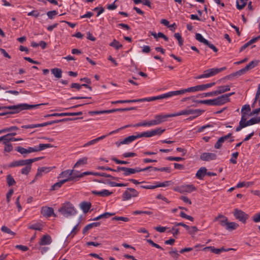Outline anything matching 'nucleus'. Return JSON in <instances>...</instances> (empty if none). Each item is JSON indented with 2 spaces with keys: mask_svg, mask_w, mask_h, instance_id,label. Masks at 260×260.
Wrapping results in <instances>:
<instances>
[{
  "mask_svg": "<svg viewBox=\"0 0 260 260\" xmlns=\"http://www.w3.org/2000/svg\"><path fill=\"white\" fill-rule=\"evenodd\" d=\"M1 230L4 233L10 234L12 236H15L16 235L14 232H12L9 228L5 225L2 227Z\"/></svg>",
  "mask_w": 260,
  "mask_h": 260,
  "instance_id": "obj_46",
  "label": "nucleus"
},
{
  "mask_svg": "<svg viewBox=\"0 0 260 260\" xmlns=\"http://www.w3.org/2000/svg\"><path fill=\"white\" fill-rule=\"evenodd\" d=\"M82 118H83V117H80V118H79V117H76V118H63V119H61L55 120H53V121H48V122H44V123H41V127L46 126H47V125H51V124H54V123H59V122H61L73 121V120H77L78 119H82Z\"/></svg>",
  "mask_w": 260,
  "mask_h": 260,
  "instance_id": "obj_11",
  "label": "nucleus"
},
{
  "mask_svg": "<svg viewBox=\"0 0 260 260\" xmlns=\"http://www.w3.org/2000/svg\"><path fill=\"white\" fill-rule=\"evenodd\" d=\"M109 45L111 47H114L116 50H118L122 47V45L115 39H114L113 41V42L110 44Z\"/></svg>",
  "mask_w": 260,
  "mask_h": 260,
  "instance_id": "obj_35",
  "label": "nucleus"
},
{
  "mask_svg": "<svg viewBox=\"0 0 260 260\" xmlns=\"http://www.w3.org/2000/svg\"><path fill=\"white\" fill-rule=\"evenodd\" d=\"M216 154L213 153L205 152L200 155V159L204 161H210L216 159Z\"/></svg>",
  "mask_w": 260,
  "mask_h": 260,
  "instance_id": "obj_15",
  "label": "nucleus"
},
{
  "mask_svg": "<svg viewBox=\"0 0 260 260\" xmlns=\"http://www.w3.org/2000/svg\"><path fill=\"white\" fill-rule=\"evenodd\" d=\"M16 150L21 154H27V149L23 147L18 146L16 148Z\"/></svg>",
  "mask_w": 260,
  "mask_h": 260,
  "instance_id": "obj_54",
  "label": "nucleus"
},
{
  "mask_svg": "<svg viewBox=\"0 0 260 260\" xmlns=\"http://www.w3.org/2000/svg\"><path fill=\"white\" fill-rule=\"evenodd\" d=\"M223 142H222V140L220 139V138H219L218 141L216 142V143L215 144L214 148L216 149H219L221 147L222 144Z\"/></svg>",
  "mask_w": 260,
  "mask_h": 260,
  "instance_id": "obj_63",
  "label": "nucleus"
},
{
  "mask_svg": "<svg viewBox=\"0 0 260 260\" xmlns=\"http://www.w3.org/2000/svg\"><path fill=\"white\" fill-rule=\"evenodd\" d=\"M151 131L152 133V136H154L155 135H161L165 131V129H162L161 128H157Z\"/></svg>",
  "mask_w": 260,
  "mask_h": 260,
  "instance_id": "obj_37",
  "label": "nucleus"
},
{
  "mask_svg": "<svg viewBox=\"0 0 260 260\" xmlns=\"http://www.w3.org/2000/svg\"><path fill=\"white\" fill-rule=\"evenodd\" d=\"M91 206V204L90 202H83L80 204L81 208L84 213H86L89 211Z\"/></svg>",
  "mask_w": 260,
  "mask_h": 260,
  "instance_id": "obj_27",
  "label": "nucleus"
},
{
  "mask_svg": "<svg viewBox=\"0 0 260 260\" xmlns=\"http://www.w3.org/2000/svg\"><path fill=\"white\" fill-rule=\"evenodd\" d=\"M204 110H201L199 109H188L182 110L179 112L174 113L172 114L166 115H156L154 116V119L148 121H145L142 122H139L136 124L133 125L134 127L138 126H151L161 124V123L166 121L167 119L169 117L180 116L182 115H190L191 114H197V115H200Z\"/></svg>",
  "mask_w": 260,
  "mask_h": 260,
  "instance_id": "obj_1",
  "label": "nucleus"
},
{
  "mask_svg": "<svg viewBox=\"0 0 260 260\" xmlns=\"http://www.w3.org/2000/svg\"><path fill=\"white\" fill-rule=\"evenodd\" d=\"M217 221H219V223L220 224V225L221 226H224L225 228L226 224L228 223V219L226 216H225L221 214H219L213 219L214 222Z\"/></svg>",
  "mask_w": 260,
  "mask_h": 260,
  "instance_id": "obj_16",
  "label": "nucleus"
},
{
  "mask_svg": "<svg viewBox=\"0 0 260 260\" xmlns=\"http://www.w3.org/2000/svg\"><path fill=\"white\" fill-rule=\"evenodd\" d=\"M53 75L57 78H60L62 76V71L58 68H54L51 70Z\"/></svg>",
  "mask_w": 260,
  "mask_h": 260,
  "instance_id": "obj_33",
  "label": "nucleus"
},
{
  "mask_svg": "<svg viewBox=\"0 0 260 260\" xmlns=\"http://www.w3.org/2000/svg\"><path fill=\"white\" fill-rule=\"evenodd\" d=\"M87 163V158L83 157L79 159L77 162L75 164L74 168H77L81 165H84Z\"/></svg>",
  "mask_w": 260,
  "mask_h": 260,
  "instance_id": "obj_34",
  "label": "nucleus"
},
{
  "mask_svg": "<svg viewBox=\"0 0 260 260\" xmlns=\"http://www.w3.org/2000/svg\"><path fill=\"white\" fill-rule=\"evenodd\" d=\"M53 146L51 144H40L39 146L37 147L38 151H42L46 148H51Z\"/></svg>",
  "mask_w": 260,
  "mask_h": 260,
  "instance_id": "obj_38",
  "label": "nucleus"
},
{
  "mask_svg": "<svg viewBox=\"0 0 260 260\" xmlns=\"http://www.w3.org/2000/svg\"><path fill=\"white\" fill-rule=\"evenodd\" d=\"M167 159L168 160H171V161H181V160H183L184 158H183V157H180L169 156V157H167Z\"/></svg>",
  "mask_w": 260,
  "mask_h": 260,
  "instance_id": "obj_61",
  "label": "nucleus"
},
{
  "mask_svg": "<svg viewBox=\"0 0 260 260\" xmlns=\"http://www.w3.org/2000/svg\"><path fill=\"white\" fill-rule=\"evenodd\" d=\"M51 170L50 167H41L37 170V173L35 176V179H38L42 176L43 173H48Z\"/></svg>",
  "mask_w": 260,
  "mask_h": 260,
  "instance_id": "obj_19",
  "label": "nucleus"
},
{
  "mask_svg": "<svg viewBox=\"0 0 260 260\" xmlns=\"http://www.w3.org/2000/svg\"><path fill=\"white\" fill-rule=\"evenodd\" d=\"M251 110L250 106L249 105H244L241 109V119L240 122H244L245 120H246V116L247 113L250 112Z\"/></svg>",
  "mask_w": 260,
  "mask_h": 260,
  "instance_id": "obj_18",
  "label": "nucleus"
},
{
  "mask_svg": "<svg viewBox=\"0 0 260 260\" xmlns=\"http://www.w3.org/2000/svg\"><path fill=\"white\" fill-rule=\"evenodd\" d=\"M246 72V71L245 70L244 68H243V69L236 72L235 73H234L231 74L230 76L238 77L244 74Z\"/></svg>",
  "mask_w": 260,
  "mask_h": 260,
  "instance_id": "obj_48",
  "label": "nucleus"
},
{
  "mask_svg": "<svg viewBox=\"0 0 260 260\" xmlns=\"http://www.w3.org/2000/svg\"><path fill=\"white\" fill-rule=\"evenodd\" d=\"M138 172H140V170H138V168H129L124 167L123 174L124 176H126Z\"/></svg>",
  "mask_w": 260,
  "mask_h": 260,
  "instance_id": "obj_23",
  "label": "nucleus"
},
{
  "mask_svg": "<svg viewBox=\"0 0 260 260\" xmlns=\"http://www.w3.org/2000/svg\"><path fill=\"white\" fill-rule=\"evenodd\" d=\"M215 84V82L208 83L206 84L199 85L195 86L196 91H203L206 90L207 88L212 87Z\"/></svg>",
  "mask_w": 260,
  "mask_h": 260,
  "instance_id": "obj_24",
  "label": "nucleus"
},
{
  "mask_svg": "<svg viewBox=\"0 0 260 260\" xmlns=\"http://www.w3.org/2000/svg\"><path fill=\"white\" fill-rule=\"evenodd\" d=\"M233 248H229L227 249H224L223 247L220 248H215L214 247L212 246L211 248V251L215 254H219L220 252L223 251H228L231 250H233Z\"/></svg>",
  "mask_w": 260,
  "mask_h": 260,
  "instance_id": "obj_32",
  "label": "nucleus"
},
{
  "mask_svg": "<svg viewBox=\"0 0 260 260\" xmlns=\"http://www.w3.org/2000/svg\"><path fill=\"white\" fill-rule=\"evenodd\" d=\"M59 211L65 217L74 215L76 213L74 207L70 202L63 204Z\"/></svg>",
  "mask_w": 260,
  "mask_h": 260,
  "instance_id": "obj_4",
  "label": "nucleus"
},
{
  "mask_svg": "<svg viewBox=\"0 0 260 260\" xmlns=\"http://www.w3.org/2000/svg\"><path fill=\"white\" fill-rule=\"evenodd\" d=\"M131 126H132V125H126L124 126H122L120 128H119L115 131H112L110 133H109L107 136L108 135H111L113 134H114V133H118L119 131L120 130H122L123 129H124L125 128H127V127H131ZM133 126H134L133 125ZM107 136V135H103L102 136H101L100 137H98L96 139H94L93 140H92L89 142H88L87 143H85L84 145H83V147H87V146H89L90 145H93L95 143H96V142H99V141L100 140H102L103 139H104L105 138H106Z\"/></svg>",
  "mask_w": 260,
  "mask_h": 260,
  "instance_id": "obj_6",
  "label": "nucleus"
},
{
  "mask_svg": "<svg viewBox=\"0 0 260 260\" xmlns=\"http://www.w3.org/2000/svg\"><path fill=\"white\" fill-rule=\"evenodd\" d=\"M258 63V60H253L250 62L244 68L245 70L247 72L249 70H251L256 67Z\"/></svg>",
  "mask_w": 260,
  "mask_h": 260,
  "instance_id": "obj_31",
  "label": "nucleus"
},
{
  "mask_svg": "<svg viewBox=\"0 0 260 260\" xmlns=\"http://www.w3.org/2000/svg\"><path fill=\"white\" fill-rule=\"evenodd\" d=\"M139 192L136 189L133 188H127L123 193L122 198L123 201L130 200L132 198L138 197Z\"/></svg>",
  "mask_w": 260,
  "mask_h": 260,
  "instance_id": "obj_7",
  "label": "nucleus"
},
{
  "mask_svg": "<svg viewBox=\"0 0 260 260\" xmlns=\"http://www.w3.org/2000/svg\"><path fill=\"white\" fill-rule=\"evenodd\" d=\"M180 216L182 218H186L191 221H193V218L192 216L187 215L183 212H180Z\"/></svg>",
  "mask_w": 260,
  "mask_h": 260,
  "instance_id": "obj_56",
  "label": "nucleus"
},
{
  "mask_svg": "<svg viewBox=\"0 0 260 260\" xmlns=\"http://www.w3.org/2000/svg\"><path fill=\"white\" fill-rule=\"evenodd\" d=\"M137 139H138L137 135L130 136H128V137L125 138L123 141L120 142L119 144L117 143V144L118 145V146H119L121 144H128L131 143L132 142L134 141V140H135Z\"/></svg>",
  "mask_w": 260,
  "mask_h": 260,
  "instance_id": "obj_26",
  "label": "nucleus"
},
{
  "mask_svg": "<svg viewBox=\"0 0 260 260\" xmlns=\"http://www.w3.org/2000/svg\"><path fill=\"white\" fill-rule=\"evenodd\" d=\"M147 242L149 243L150 245H151L152 246L158 248V249H163L162 247H161L158 244L155 243L151 239H147Z\"/></svg>",
  "mask_w": 260,
  "mask_h": 260,
  "instance_id": "obj_60",
  "label": "nucleus"
},
{
  "mask_svg": "<svg viewBox=\"0 0 260 260\" xmlns=\"http://www.w3.org/2000/svg\"><path fill=\"white\" fill-rule=\"evenodd\" d=\"M174 37L178 40L180 46H182L183 43V40L179 33H175Z\"/></svg>",
  "mask_w": 260,
  "mask_h": 260,
  "instance_id": "obj_47",
  "label": "nucleus"
},
{
  "mask_svg": "<svg viewBox=\"0 0 260 260\" xmlns=\"http://www.w3.org/2000/svg\"><path fill=\"white\" fill-rule=\"evenodd\" d=\"M196 87L195 86L190 87L189 88H187L186 89H183L179 90H176V91H170L168 93H164L163 94L159 95L158 96H155L156 100H160L165 98H168L172 97L173 96H176L180 94H183L187 92H196Z\"/></svg>",
  "mask_w": 260,
  "mask_h": 260,
  "instance_id": "obj_3",
  "label": "nucleus"
},
{
  "mask_svg": "<svg viewBox=\"0 0 260 260\" xmlns=\"http://www.w3.org/2000/svg\"><path fill=\"white\" fill-rule=\"evenodd\" d=\"M48 103H43L37 105H29L27 104H20L16 105L6 106L5 109H9L10 111H7L8 114H14L18 113L22 110H29L34 108L38 107L41 105H47Z\"/></svg>",
  "mask_w": 260,
  "mask_h": 260,
  "instance_id": "obj_2",
  "label": "nucleus"
},
{
  "mask_svg": "<svg viewBox=\"0 0 260 260\" xmlns=\"http://www.w3.org/2000/svg\"><path fill=\"white\" fill-rule=\"evenodd\" d=\"M108 183L112 187L118 186V187H124L127 186V184L126 183H116L115 182L109 181Z\"/></svg>",
  "mask_w": 260,
  "mask_h": 260,
  "instance_id": "obj_45",
  "label": "nucleus"
},
{
  "mask_svg": "<svg viewBox=\"0 0 260 260\" xmlns=\"http://www.w3.org/2000/svg\"><path fill=\"white\" fill-rule=\"evenodd\" d=\"M239 155V153L238 152H236L232 154V157L230 159V161L233 164H237L236 159L237 158Z\"/></svg>",
  "mask_w": 260,
  "mask_h": 260,
  "instance_id": "obj_51",
  "label": "nucleus"
},
{
  "mask_svg": "<svg viewBox=\"0 0 260 260\" xmlns=\"http://www.w3.org/2000/svg\"><path fill=\"white\" fill-rule=\"evenodd\" d=\"M145 214L147 215H151L152 212L148 211H140V210H136L133 212V214L137 215V214Z\"/></svg>",
  "mask_w": 260,
  "mask_h": 260,
  "instance_id": "obj_50",
  "label": "nucleus"
},
{
  "mask_svg": "<svg viewBox=\"0 0 260 260\" xmlns=\"http://www.w3.org/2000/svg\"><path fill=\"white\" fill-rule=\"evenodd\" d=\"M215 106L222 105L230 101V99H227L224 94L214 99Z\"/></svg>",
  "mask_w": 260,
  "mask_h": 260,
  "instance_id": "obj_17",
  "label": "nucleus"
},
{
  "mask_svg": "<svg viewBox=\"0 0 260 260\" xmlns=\"http://www.w3.org/2000/svg\"><path fill=\"white\" fill-rule=\"evenodd\" d=\"M169 254L174 258L177 259L179 256L178 251L176 249H173L169 252Z\"/></svg>",
  "mask_w": 260,
  "mask_h": 260,
  "instance_id": "obj_55",
  "label": "nucleus"
},
{
  "mask_svg": "<svg viewBox=\"0 0 260 260\" xmlns=\"http://www.w3.org/2000/svg\"><path fill=\"white\" fill-rule=\"evenodd\" d=\"M187 230L188 231V233L192 236L194 235L195 233L199 231L198 228L196 226L189 227V230Z\"/></svg>",
  "mask_w": 260,
  "mask_h": 260,
  "instance_id": "obj_52",
  "label": "nucleus"
},
{
  "mask_svg": "<svg viewBox=\"0 0 260 260\" xmlns=\"http://www.w3.org/2000/svg\"><path fill=\"white\" fill-rule=\"evenodd\" d=\"M92 193L101 197H108L113 193L112 192L109 191L108 190L104 189L102 191L93 190Z\"/></svg>",
  "mask_w": 260,
  "mask_h": 260,
  "instance_id": "obj_22",
  "label": "nucleus"
},
{
  "mask_svg": "<svg viewBox=\"0 0 260 260\" xmlns=\"http://www.w3.org/2000/svg\"><path fill=\"white\" fill-rule=\"evenodd\" d=\"M57 14V12L55 10L49 11L47 13V15L50 19H53L54 17Z\"/></svg>",
  "mask_w": 260,
  "mask_h": 260,
  "instance_id": "obj_58",
  "label": "nucleus"
},
{
  "mask_svg": "<svg viewBox=\"0 0 260 260\" xmlns=\"http://www.w3.org/2000/svg\"><path fill=\"white\" fill-rule=\"evenodd\" d=\"M239 226V224L235 222H228L225 229L228 231L236 230Z\"/></svg>",
  "mask_w": 260,
  "mask_h": 260,
  "instance_id": "obj_29",
  "label": "nucleus"
},
{
  "mask_svg": "<svg viewBox=\"0 0 260 260\" xmlns=\"http://www.w3.org/2000/svg\"><path fill=\"white\" fill-rule=\"evenodd\" d=\"M68 181V179H63L59 181L58 182L55 183L51 186V190H54L60 188L64 183Z\"/></svg>",
  "mask_w": 260,
  "mask_h": 260,
  "instance_id": "obj_30",
  "label": "nucleus"
},
{
  "mask_svg": "<svg viewBox=\"0 0 260 260\" xmlns=\"http://www.w3.org/2000/svg\"><path fill=\"white\" fill-rule=\"evenodd\" d=\"M197 103L200 104H207L208 105L215 106L214 99L198 101H197Z\"/></svg>",
  "mask_w": 260,
  "mask_h": 260,
  "instance_id": "obj_40",
  "label": "nucleus"
},
{
  "mask_svg": "<svg viewBox=\"0 0 260 260\" xmlns=\"http://www.w3.org/2000/svg\"><path fill=\"white\" fill-rule=\"evenodd\" d=\"M113 220H121L124 222H128L129 219L127 217L122 216H115L112 219Z\"/></svg>",
  "mask_w": 260,
  "mask_h": 260,
  "instance_id": "obj_53",
  "label": "nucleus"
},
{
  "mask_svg": "<svg viewBox=\"0 0 260 260\" xmlns=\"http://www.w3.org/2000/svg\"><path fill=\"white\" fill-rule=\"evenodd\" d=\"M78 226V224H77L73 228L70 235H69V236L71 235V238H73L77 233L78 231H79Z\"/></svg>",
  "mask_w": 260,
  "mask_h": 260,
  "instance_id": "obj_59",
  "label": "nucleus"
},
{
  "mask_svg": "<svg viewBox=\"0 0 260 260\" xmlns=\"http://www.w3.org/2000/svg\"><path fill=\"white\" fill-rule=\"evenodd\" d=\"M233 214L237 219L244 223L246 222V220L249 217L247 214L245 213L244 211L238 209H234Z\"/></svg>",
  "mask_w": 260,
  "mask_h": 260,
  "instance_id": "obj_10",
  "label": "nucleus"
},
{
  "mask_svg": "<svg viewBox=\"0 0 260 260\" xmlns=\"http://www.w3.org/2000/svg\"><path fill=\"white\" fill-rule=\"evenodd\" d=\"M160 23L164 25L168 26V27H173L175 26V23H173V24L169 25V21L167 19H162L160 20Z\"/></svg>",
  "mask_w": 260,
  "mask_h": 260,
  "instance_id": "obj_57",
  "label": "nucleus"
},
{
  "mask_svg": "<svg viewBox=\"0 0 260 260\" xmlns=\"http://www.w3.org/2000/svg\"><path fill=\"white\" fill-rule=\"evenodd\" d=\"M25 166H26L22 169L21 172L22 174L27 175L31 170V165H25Z\"/></svg>",
  "mask_w": 260,
  "mask_h": 260,
  "instance_id": "obj_41",
  "label": "nucleus"
},
{
  "mask_svg": "<svg viewBox=\"0 0 260 260\" xmlns=\"http://www.w3.org/2000/svg\"><path fill=\"white\" fill-rule=\"evenodd\" d=\"M52 242V239L50 235H45L40 239L39 244L40 245H49Z\"/></svg>",
  "mask_w": 260,
  "mask_h": 260,
  "instance_id": "obj_20",
  "label": "nucleus"
},
{
  "mask_svg": "<svg viewBox=\"0 0 260 260\" xmlns=\"http://www.w3.org/2000/svg\"><path fill=\"white\" fill-rule=\"evenodd\" d=\"M74 170H67L62 172L58 177V178H64V179H68V181H72L75 179V177L72 176L73 174Z\"/></svg>",
  "mask_w": 260,
  "mask_h": 260,
  "instance_id": "obj_12",
  "label": "nucleus"
},
{
  "mask_svg": "<svg viewBox=\"0 0 260 260\" xmlns=\"http://www.w3.org/2000/svg\"><path fill=\"white\" fill-rule=\"evenodd\" d=\"M41 214L47 217H50L51 216L56 217V215L54 213V210L51 207H43L41 209Z\"/></svg>",
  "mask_w": 260,
  "mask_h": 260,
  "instance_id": "obj_14",
  "label": "nucleus"
},
{
  "mask_svg": "<svg viewBox=\"0 0 260 260\" xmlns=\"http://www.w3.org/2000/svg\"><path fill=\"white\" fill-rule=\"evenodd\" d=\"M172 184V182L171 181H167L164 182L159 183L157 185H154L155 186V188L157 187H165L170 185Z\"/></svg>",
  "mask_w": 260,
  "mask_h": 260,
  "instance_id": "obj_49",
  "label": "nucleus"
},
{
  "mask_svg": "<svg viewBox=\"0 0 260 260\" xmlns=\"http://www.w3.org/2000/svg\"><path fill=\"white\" fill-rule=\"evenodd\" d=\"M260 122V117L257 118H252L250 120L246 121L245 120L244 122H240L239 125L236 128V132H239L242 128L247 126L254 124Z\"/></svg>",
  "mask_w": 260,
  "mask_h": 260,
  "instance_id": "obj_8",
  "label": "nucleus"
},
{
  "mask_svg": "<svg viewBox=\"0 0 260 260\" xmlns=\"http://www.w3.org/2000/svg\"><path fill=\"white\" fill-rule=\"evenodd\" d=\"M205 45L212 49L214 52H217L218 51L217 48L213 44L210 43L208 41H207V43H205Z\"/></svg>",
  "mask_w": 260,
  "mask_h": 260,
  "instance_id": "obj_62",
  "label": "nucleus"
},
{
  "mask_svg": "<svg viewBox=\"0 0 260 260\" xmlns=\"http://www.w3.org/2000/svg\"><path fill=\"white\" fill-rule=\"evenodd\" d=\"M207 169L205 167L201 168L197 172L196 177L200 180L203 179L204 176L206 175Z\"/></svg>",
  "mask_w": 260,
  "mask_h": 260,
  "instance_id": "obj_25",
  "label": "nucleus"
},
{
  "mask_svg": "<svg viewBox=\"0 0 260 260\" xmlns=\"http://www.w3.org/2000/svg\"><path fill=\"white\" fill-rule=\"evenodd\" d=\"M196 39L198 41L200 42L201 43H203L205 44V43H207V41L206 39H205L200 34H196Z\"/></svg>",
  "mask_w": 260,
  "mask_h": 260,
  "instance_id": "obj_42",
  "label": "nucleus"
},
{
  "mask_svg": "<svg viewBox=\"0 0 260 260\" xmlns=\"http://www.w3.org/2000/svg\"><path fill=\"white\" fill-rule=\"evenodd\" d=\"M225 69H226L225 67H223V68H219V69L213 68V69L207 70L204 72V74L199 75L198 76L196 77V79H200L204 78H209V77H210L211 76H213L219 73V72H220L221 71H224Z\"/></svg>",
  "mask_w": 260,
  "mask_h": 260,
  "instance_id": "obj_5",
  "label": "nucleus"
},
{
  "mask_svg": "<svg viewBox=\"0 0 260 260\" xmlns=\"http://www.w3.org/2000/svg\"><path fill=\"white\" fill-rule=\"evenodd\" d=\"M100 225V222H93L87 224L85 226L83 230V233L85 234L89 230L92 229L93 227L98 226Z\"/></svg>",
  "mask_w": 260,
  "mask_h": 260,
  "instance_id": "obj_28",
  "label": "nucleus"
},
{
  "mask_svg": "<svg viewBox=\"0 0 260 260\" xmlns=\"http://www.w3.org/2000/svg\"><path fill=\"white\" fill-rule=\"evenodd\" d=\"M252 220L254 222H260V213L255 214L252 217Z\"/></svg>",
  "mask_w": 260,
  "mask_h": 260,
  "instance_id": "obj_64",
  "label": "nucleus"
},
{
  "mask_svg": "<svg viewBox=\"0 0 260 260\" xmlns=\"http://www.w3.org/2000/svg\"><path fill=\"white\" fill-rule=\"evenodd\" d=\"M7 182L9 186L14 185L16 184V181L10 174L7 176Z\"/></svg>",
  "mask_w": 260,
  "mask_h": 260,
  "instance_id": "obj_36",
  "label": "nucleus"
},
{
  "mask_svg": "<svg viewBox=\"0 0 260 260\" xmlns=\"http://www.w3.org/2000/svg\"><path fill=\"white\" fill-rule=\"evenodd\" d=\"M25 165H28L27 159H21L16 161H14L10 164L9 167H16L19 166H23Z\"/></svg>",
  "mask_w": 260,
  "mask_h": 260,
  "instance_id": "obj_21",
  "label": "nucleus"
},
{
  "mask_svg": "<svg viewBox=\"0 0 260 260\" xmlns=\"http://www.w3.org/2000/svg\"><path fill=\"white\" fill-rule=\"evenodd\" d=\"M156 100L155 96L150 97V98H146L144 99H140L137 100H119L116 101H113L111 102L112 104H116L118 103H136V102H151Z\"/></svg>",
  "mask_w": 260,
  "mask_h": 260,
  "instance_id": "obj_9",
  "label": "nucleus"
},
{
  "mask_svg": "<svg viewBox=\"0 0 260 260\" xmlns=\"http://www.w3.org/2000/svg\"><path fill=\"white\" fill-rule=\"evenodd\" d=\"M240 2L242 3V5H240L238 1L236 2V6L238 10H241L243 9L247 5V1L248 0H240Z\"/></svg>",
  "mask_w": 260,
  "mask_h": 260,
  "instance_id": "obj_43",
  "label": "nucleus"
},
{
  "mask_svg": "<svg viewBox=\"0 0 260 260\" xmlns=\"http://www.w3.org/2000/svg\"><path fill=\"white\" fill-rule=\"evenodd\" d=\"M180 193L191 192L196 190V187L192 184L182 185L178 189H175Z\"/></svg>",
  "mask_w": 260,
  "mask_h": 260,
  "instance_id": "obj_13",
  "label": "nucleus"
},
{
  "mask_svg": "<svg viewBox=\"0 0 260 260\" xmlns=\"http://www.w3.org/2000/svg\"><path fill=\"white\" fill-rule=\"evenodd\" d=\"M137 138H142V137H147L149 138L152 137L151 131H148L143 132L141 134H138L137 135Z\"/></svg>",
  "mask_w": 260,
  "mask_h": 260,
  "instance_id": "obj_39",
  "label": "nucleus"
},
{
  "mask_svg": "<svg viewBox=\"0 0 260 260\" xmlns=\"http://www.w3.org/2000/svg\"><path fill=\"white\" fill-rule=\"evenodd\" d=\"M218 88L220 94L230 90V87L229 85L220 86H219Z\"/></svg>",
  "mask_w": 260,
  "mask_h": 260,
  "instance_id": "obj_44",
  "label": "nucleus"
}]
</instances>
